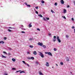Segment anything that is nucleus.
<instances>
[{
    "mask_svg": "<svg viewBox=\"0 0 75 75\" xmlns=\"http://www.w3.org/2000/svg\"><path fill=\"white\" fill-rule=\"evenodd\" d=\"M45 54H48V55H50V56H52V54L51 52H45Z\"/></svg>",
    "mask_w": 75,
    "mask_h": 75,
    "instance_id": "nucleus-1",
    "label": "nucleus"
},
{
    "mask_svg": "<svg viewBox=\"0 0 75 75\" xmlns=\"http://www.w3.org/2000/svg\"><path fill=\"white\" fill-rule=\"evenodd\" d=\"M39 52V53H40L39 55H40V56H41V57H42V58H44V54H43L42 53L40 52Z\"/></svg>",
    "mask_w": 75,
    "mask_h": 75,
    "instance_id": "nucleus-2",
    "label": "nucleus"
},
{
    "mask_svg": "<svg viewBox=\"0 0 75 75\" xmlns=\"http://www.w3.org/2000/svg\"><path fill=\"white\" fill-rule=\"evenodd\" d=\"M57 41L59 42H61V40L59 39V36H57Z\"/></svg>",
    "mask_w": 75,
    "mask_h": 75,
    "instance_id": "nucleus-3",
    "label": "nucleus"
},
{
    "mask_svg": "<svg viewBox=\"0 0 75 75\" xmlns=\"http://www.w3.org/2000/svg\"><path fill=\"white\" fill-rule=\"evenodd\" d=\"M21 70H19V71H16V72H20V74H22V73H25V72L23 71H22Z\"/></svg>",
    "mask_w": 75,
    "mask_h": 75,
    "instance_id": "nucleus-4",
    "label": "nucleus"
},
{
    "mask_svg": "<svg viewBox=\"0 0 75 75\" xmlns=\"http://www.w3.org/2000/svg\"><path fill=\"white\" fill-rule=\"evenodd\" d=\"M38 45H40V46H42V45H43V44H42V43H41L40 42H39L38 43Z\"/></svg>",
    "mask_w": 75,
    "mask_h": 75,
    "instance_id": "nucleus-5",
    "label": "nucleus"
},
{
    "mask_svg": "<svg viewBox=\"0 0 75 75\" xmlns=\"http://www.w3.org/2000/svg\"><path fill=\"white\" fill-rule=\"evenodd\" d=\"M33 55H36L37 54V52L36 51H34L33 53Z\"/></svg>",
    "mask_w": 75,
    "mask_h": 75,
    "instance_id": "nucleus-6",
    "label": "nucleus"
},
{
    "mask_svg": "<svg viewBox=\"0 0 75 75\" xmlns=\"http://www.w3.org/2000/svg\"><path fill=\"white\" fill-rule=\"evenodd\" d=\"M60 2L61 3V4H64V1L63 0H61L60 1Z\"/></svg>",
    "mask_w": 75,
    "mask_h": 75,
    "instance_id": "nucleus-7",
    "label": "nucleus"
},
{
    "mask_svg": "<svg viewBox=\"0 0 75 75\" xmlns=\"http://www.w3.org/2000/svg\"><path fill=\"white\" fill-rule=\"evenodd\" d=\"M25 5L27 6H28V7H30V6H31V5H28L27 4V3L26 2H25Z\"/></svg>",
    "mask_w": 75,
    "mask_h": 75,
    "instance_id": "nucleus-8",
    "label": "nucleus"
},
{
    "mask_svg": "<svg viewBox=\"0 0 75 75\" xmlns=\"http://www.w3.org/2000/svg\"><path fill=\"white\" fill-rule=\"evenodd\" d=\"M46 65L47 67H49V63L48 62L46 63Z\"/></svg>",
    "mask_w": 75,
    "mask_h": 75,
    "instance_id": "nucleus-9",
    "label": "nucleus"
},
{
    "mask_svg": "<svg viewBox=\"0 0 75 75\" xmlns=\"http://www.w3.org/2000/svg\"><path fill=\"white\" fill-rule=\"evenodd\" d=\"M29 59H34V57H31V58L30 57H29Z\"/></svg>",
    "mask_w": 75,
    "mask_h": 75,
    "instance_id": "nucleus-10",
    "label": "nucleus"
},
{
    "mask_svg": "<svg viewBox=\"0 0 75 75\" xmlns=\"http://www.w3.org/2000/svg\"><path fill=\"white\" fill-rule=\"evenodd\" d=\"M29 27H32V25H31V23H30L29 25Z\"/></svg>",
    "mask_w": 75,
    "mask_h": 75,
    "instance_id": "nucleus-11",
    "label": "nucleus"
},
{
    "mask_svg": "<svg viewBox=\"0 0 75 75\" xmlns=\"http://www.w3.org/2000/svg\"><path fill=\"white\" fill-rule=\"evenodd\" d=\"M12 60L13 61V62H15V61H16V59H15L14 58H12Z\"/></svg>",
    "mask_w": 75,
    "mask_h": 75,
    "instance_id": "nucleus-12",
    "label": "nucleus"
},
{
    "mask_svg": "<svg viewBox=\"0 0 75 75\" xmlns=\"http://www.w3.org/2000/svg\"><path fill=\"white\" fill-rule=\"evenodd\" d=\"M66 12H67V10H66L65 9H64L63 12L65 13H66Z\"/></svg>",
    "mask_w": 75,
    "mask_h": 75,
    "instance_id": "nucleus-13",
    "label": "nucleus"
},
{
    "mask_svg": "<svg viewBox=\"0 0 75 75\" xmlns=\"http://www.w3.org/2000/svg\"><path fill=\"white\" fill-rule=\"evenodd\" d=\"M35 63L36 64V65H38V64H39V63L38 62H35Z\"/></svg>",
    "mask_w": 75,
    "mask_h": 75,
    "instance_id": "nucleus-14",
    "label": "nucleus"
},
{
    "mask_svg": "<svg viewBox=\"0 0 75 75\" xmlns=\"http://www.w3.org/2000/svg\"><path fill=\"white\" fill-rule=\"evenodd\" d=\"M29 40H30V41H32V40H33V38H32L29 39Z\"/></svg>",
    "mask_w": 75,
    "mask_h": 75,
    "instance_id": "nucleus-15",
    "label": "nucleus"
},
{
    "mask_svg": "<svg viewBox=\"0 0 75 75\" xmlns=\"http://www.w3.org/2000/svg\"><path fill=\"white\" fill-rule=\"evenodd\" d=\"M38 16H39V17H42V16L41 14L38 15Z\"/></svg>",
    "mask_w": 75,
    "mask_h": 75,
    "instance_id": "nucleus-16",
    "label": "nucleus"
},
{
    "mask_svg": "<svg viewBox=\"0 0 75 75\" xmlns=\"http://www.w3.org/2000/svg\"><path fill=\"white\" fill-rule=\"evenodd\" d=\"M43 20H44V21H46L47 20V19H46V18H43Z\"/></svg>",
    "mask_w": 75,
    "mask_h": 75,
    "instance_id": "nucleus-17",
    "label": "nucleus"
},
{
    "mask_svg": "<svg viewBox=\"0 0 75 75\" xmlns=\"http://www.w3.org/2000/svg\"><path fill=\"white\" fill-rule=\"evenodd\" d=\"M8 31L9 32H11V30L9 29H8Z\"/></svg>",
    "mask_w": 75,
    "mask_h": 75,
    "instance_id": "nucleus-18",
    "label": "nucleus"
},
{
    "mask_svg": "<svg viewBox=\"0 0 75 75\" xmlns=\"http://www.w3.org/2000/svg\"><path fill=\"white\" fill-rule=\"evenodd\" d=\"M43 48H46V46L45 45H43Z\"/></svg>",
    "mask_w": 75,
    "mask_h": 75,
    "instance_id": "nucleus-19",
    "label": "nucleus"
},
{
    "mask_svg": "<svg viewBox=\"0 0 75 75\" xmlns=\"http://www.w3.org/2000/svg\"><path fill=\"white\" fill-rule=\"evenodd\" d=\"M3 52V53H4V54H6V55H7V52H6L4 51Z\"/></svg>",
    "mask_w": 75,
    "mask_h": 75,
    "instance_id": "nucleus-20",
    "label": "nucleus"
},
{
    "mask_svg": "<svg viewBox=\"0 0 75 75\" xmlns=\"http://www.w3.org/2000/svg\"><path fill=\"white\" fill-rule=\"evenodd\" d=\"M29 47H30V48H33V45H30Z\"/></svg>",
    "mask_w": 75,
    "mask_h": 75,
    "instance_id": "nucleus-21",
    "label": "nucleus"
},
{
    "mask_svg": "<svg viewBox=\"0 0 75 75\" xmlns=\"http://www.w3.org/2000/svg\"><path fill=\"white\" fill-rule=\"evenodd\" d=\"M66 61H69V59H66Z\"/></svg>",
    "mask_w": 75,
    "mask_h": 75,
    "instance_id": "nucleus-22",
    "label": "nucleus"
},
{
    "mask_svg": "<svg viewBox=\"0 0 75 75\" xmlns=\"http://www.w3.org/2000/svg\"><path fill=\"white\" fill-rule=\"evenodd\" d=\"M6 39H7V38L6 37H4V40H6Z\"/></svg>",
    "mask_w": 75,
    "mask_h": 75,
    "instance_id": "nucleus-23",
    "label": "nucleus"
},
{
    "mask_svg": "<svg viewBox=\"0 0 75 75\" xmlns=\"http://www.w3.org/2000/svg\"><path fill=\"white\" fill-rule=\"evenodd\" d=\"M24 63V64H26V63H25V62L24 61H22Z\"/></svg>",
    "mask_w": 75,
    "mask_h": 75,
    "instance_id": "nucleus-24",
    "label": "nucleus"
},
{
    "mask_svg": "<svg viewBox=\"0 0 75 75\" xmlns=\"http://www.w3.org/2000/svg\"><path fill=\"white\" fill-rule=\"evenodd\" d=\"M60 64H61V65H63L64 64L63 63V62H62L60 63Z\"/></svg>",
    "mask_w": 75,
    "mask_h": 75,
    "instance_id": "nucleus-25",
    "label": "nucleus"
},
{
    "mask_svg": "<svg viewBox=\"0 0 75 75\" xmlns=\"http://www.w3.org/2000/svg\"><path fill=\"white\" fill-rule=\"evenodd\" d=\"M16 68H13L12 69V70H16Z\"/></svg>",
    "mask_w": 75,
    "mask_h": 75,
    "instance_id": "nucleus-26",
    "label": "nucleus"
},
{
    "mask_svg": "<svg viewBox=\"0 0 75 75\" xmlns=\"http://www.w3.org/2000/svg\"><path fill=\"white\" fill-rule=\"evenodd\" d=\"M51 11L52 13H54V12L53 11H52V9L51 10Z\"/></svg>",
    "mask_w": 75,
    "mask_h": 75,
    "instance_id": "nucleus-27",
    "label": "nucleus"
},
{
    "mask_svg": "<svg viewBox=\"0 0 75 75\" xmlns=\"http://www.w3.org/2000/svg\"><path fill=\"white\" fill-rule=\"evenodd\" d=\"M46 19L47 20H50V18H46Z\"/></svg>",
    "mask_w": 75,
    "mask_h": 75,
    "instance_id": "nucleus-28",
    "label": "nucleus"
},
{
    "mask_svg": "<svg viewBox=\"0 0 75 75\" xmlns=\"http://www.w3.org/2000/svg\"><path fill=\"white\" fill-rule=\"evenodd\" d=\"M2 58H6V57L4 56L3 55H2Z\"/></svg>",
    "mask_w": 75,
    "mask_h": 75,
    "instance_id": "nucleus-29",
    "label": "nucleus"
},
{
    "mask_svg": "<svg viewBox=\"0 0 75 75\" xmlns=\"http://www.w3.org/2000/svg\"><path fill=\"white\" fill-rule=\"evenodd\" d=\"M54 5L55 6H57V3H55L54 4Z\"/></svg>",
    "mask_w": 75,
    "mask_h": 75,
    "instance_id": "nucleus-30",
    "label": "nucleus"
},
{
    "mask_svg": "<svg viewBox=\"0 0 75 75\" xmlns=\"http://www.w3.org/2000/svg\"><path fill=\"white\" fill-rule=\"evenodd\" d=\"M9 29L10 28L11 29H13V28L12 27H9Z\"/></svg>",
    "mask_w": 75,
    "mask_h": 75,
    "instance_id": "nucleus-31",
    "label": "nucleus"
},
{
    "mask_svg": "<svg viewBox=\"0 0 75 75\" xmlns=\"http://www.w3.org/2000/svg\"><path fill=\"white\" fill-rule=\"evenodd\" d=\"M54 51H56L57 50V49H56V48H54Z\"/></svg>",
    "mask_w": 75,
    "mask_h": 75,
    "instance_id": "nucleus-32",
    "label": "nucleus"
},
{
    "mask_svg": "<svg viewBox=\"0 0 75 75\" xmlns=\"http://www.w3.org/2000/svg\"><path fill=\"white\" fill-rule=\"evenodd\" d=\"M45 3V2L44 1H42V3L43 4V3Z\"/></svg>",
    "mask_w": 75,
    "mask_h": 75,
    "instance_id": "nucleus-33",
    "label": "nucleus"
},
{
    "mask_svg": "<svg viewBox=\"0 0 75 75\" xmlns=\"http://www.w3.org/2000/svg\"><path fill=\"white\" fill-rule=\"evenodd\" d=\"M21 29L22 30H25V29L23 28H22Z\"/></svg>",
    "mask_w": 75,
    "mask_h": 75,
    "instance_id": "nucleus-34",
    "label": "nucleus"
},
{
    "mask_svg": "<svg viewBox=\"0 0 75 75\" xmlns=\"http://www.w3.org/2000/svg\"><path fill=\"white\" fill-rule=\"evenodd\" d=\"M1 42L2 44H4V42L3 41H1Z\"/></svg>",
    "mask_w": 75,
    "mask_h": 75,
    "instance_id": "nucleus-35",
    "label": "nucleus"
},
{
    "mask_svg": "<svg viewBox=\"0 0 75 75\" xmlns=\"http://www.w3.org/2000/svg\"><path fill=\"white\" fill-rule=\"evenodd\" d=\"M62 17H63L64 19H66V18L65 16H62Z\"/></svg>",
    "mask_w": 75,
    "mask_h": 75,
    "instance_id": "nucleus-36",
    "label": "nucleus"
},
{
    "mask_svg": "<svg viewBox=\"0 0 75 75\" xmlns=\"http://www.w3.org/2000/svg\"><path fill=\"white\" fill-rule=\"evenodd\" d=\"M21 33H24V34H25V32L23 31L21 32Z\"/></svg>",
    "mask_w": 75,
    "mask_h": 75,
    "instance_id": "nucleus-37",
    "label": "nucleus"
},
{
    "mask_svg": "<svg viewBox=\"0 0 75 75\" xmlns=\"http://www.w3.org/2000/svg\"><path fill=\"white\" fill-rule=\"evenodd\" d=\"M35 8H36V9H38V6H36L35 7Z\"/></svg>",
    "mask_w": 75,
    "mask_h": 75,
    "instance_id": "nucleus-38",
    "label": "nucleus"
},
{
    "mask_svg": "<svg viewBox=\"0 0 75 75\" xmlns=\"http://www.w3.org/2000/svg\"><path fill=\"white\" fill-rule=\"evenodd\" d=\"M37 30H38V31H40V29L39 28H37Z\"/></svg>",
    "mask_w": 75,
    "mask_h": 75,
    "instance_id": "nucleus-39",
    "label": "nucleus"
},
{
    "mask_svg": "<svg viewBox=\"0 0 75 75\" xmlns=\"http://www.w3.org/2000/svg\"><path fill=\"white\" fill-rule=\"evenodd\" d=\"M66 38H68L69 37V36L68 35H66Z\"/></svg>",
    "mask_w": 75,
    "mask_h": 75,
    "instance_id": "nucleus-40",
    "label": "nucleus"
},
{
    "mask_svg": "<svg viewBox=\"0 0 75 75\" xmlns=\"http://www.w3.org/2000/svg\"><path fill=\"white\" fill-rule=\"evenodd\" d=\"M53 38H54V39H55V38H56V36H54Z\"/></svg>",
    "mask_w": 75,
    "mask_h": 75,
    "instance_id": "nucleus-41",
    "label": "nucleus"
},
{
    "mask_svg": "<svg viewBox=\"0 0 75 75\" xmlns=\"http://www.w3.org/2000/svg\"><path fill=\"white\" fill-rule=\"evenodd\" d=\"M27 65L28 66V67H30V65H29V64H27Z\"/></svg>",
    "mask_w": 75,
    "mask_h": 75,
    "instance_id": "nucleus-42",
    "label": "nucleus"
},
{
    "mask_svg": "<svg viewBox=\"0 0 75 75\" xmlns=\"http://www.w3.org/2000/svg\"><path fill=\"white\" fill-rule=\"evenodd\" d=\"M56 41V39H54L53 40V41L54 42H55V41Z\"/></svg>",
    "mask_w": 75,
    "mask_h": 75,
    "instance_id": "nucleus-43",
    "label": "nucleus"
},
{
    "mask_svg": "<svg viewBox=\"0 0 75 75\" xmlns=\"http://www.w3.org/2000/svg\"><path fill=\"white\" fill-rule=\"evenodd\" d=\"M71 28H72V29H74V28H75V27L74 26H72Z\"/></svg>",
    "mask_w": 75,
    "mask_h": 75,
    "instance_id": "nucleus-44",
    "label": "nucleus"
},
{
    "mask_svg": "<svg viewBox=\"0 0 75 75\" xmlns=\"http://www.w3.org/2000/svg\"><path fill=\"white\" fill-rule=\"evenodd\" d=\"M27 53L28 54H30V53L29 52H27Z\"/></svg>",
    "mask_w": 75,
    "mask_h": 75,
    "instance_id": "nucleus-45",
    "label": "nucleus"
},
{
    "mask_svg": "<svg viewBox=\"0 0 75 75\" xmlns=\"http://www.w3.org/2000/svg\"><path fill=\"white\" fill-rule=\"evenodd\" d=\"M36 14H38V11H36Z\"/></svg>",
    "mask_w": 75,
    "mask_h": 75,
    "instance_id": "nucleus-46",
    "label": "nucleus"
},
{
    "mask_svg": "<svg viewBox=\"0 0 75 75\" xmlns=\"http://www.w3.org/2000/svg\"><path fill=\"white\" fill-rule=\"evenodd\" d=\"M48 34H49V35H51V33H49Z\"/></svg>",
    "mask_w": 75,
    "mask_h": 75,
    "instance_id": "nucleus-47",
    "label": "nucleus"
},
{
    "mask_svg": "<svg viewBox=\"0 0 75 75\" xmlns=\"http://www.w3.org/2000/svg\"><path fill=\"white\" fill-rule=\"evenodd\" d=\"M69 7V5H68L67 6V8H68Z\"/></svg>",
    "mask_w": 75,
    "mask_h": 75,
    "instance_id": "nucleus-48",
    "label": "nucleus"
},
{
    "mask_svg": "<svg viewBox=\"0 0 75 75\" xmlns=\"http://www.w3.org/2000/svg\"><path fill=\"white\" fill-rule=\"evenodd\" d=\"M72 20H73V21H74V18H72Z\"/></svg>",
    "mask_w": 75,
    "mask_h": 75,
    "instance_id": "nucleus-49",
    "label": "nucleus"
},
{
    "mask_svg": "<svg viewBox=\"0 0 75 75\" xmlns=\"http://www.w3.org/2000/svg\"><path fill=\"white\" fill-rule=\"evenodd\" d=\"M5 75H7L8 74H5Z\"/></svg>",
    "mask_w": 75,
    "mask_h": 75,
    "instance_id": "nucleus-50",
    "label": "nucleus"
},
{
    "mask_svg": "<svg viewBox=\"0 0 75 75\" xmlns=\"http://www.w3.org/2000/svg\"><path fill=\"white\" fill-rule=\"evenodd\" d=\"M8 54L9 55H10V53H8Z\"/></svg>",
    "mask_w": 75,
    "mask_h": 75,
    "instance_id": "nucleus-51",
    "label": "nucleus"
},
{
    "mask_svg": "<svg viewBox=\"0 0 75 75\" xmlns=\"http://www.w3.org/2000/svg\"><path fill=\"white\" fill-rule=\"evenodd\" d=\"M56 66H58V64H56Z\"/></svg>",
    "mask_w": 75,
    "mask_h": 75,
    "instance_id": "nucleus-52",
    "label": "nucleus"
},
{
    "mask_svg": "<svg viewBox=\"0 0 75 75\" xmlns=\"http://www.w3.org/2000/svg\"><path fill=\"white\" fill-rule=\"evenodd\" d=\"M9 50H11V49L10 48V49H9Z\"/></svg>",
    "mask_w": 75,
    "mask_h": 75,
    "instance_id": "nucleus-53",
    "label": "nucleus"
},
{
    "mask_svg": "<svg viewBox=\"0 0 75 75\" xmlns=\"http://www.w3.org/2000/svg\"><path fill=\"white\" fill-rule=\"evenodd\" d=\"M74 4H75V1H74Z\"/></svg>",
    "mask_w": 75,
    "mask_h": 75,
    "instance_id": "nucleus-54",
    "label": "nucleus"
},
{
    "mask_svg": "<svg viewBox=\"0 0 75 75\" xmlns=\"http://www.w3.org/2000/svg\"><path fill=\"white\" fill-rule=\"evenodd\" d=\"M22 27H24V26H23V25H22Z\"/></svg>",
    "mask_w": 75,
    "mask_h": 75,
    "instance_id": "nucleus-55",
    "label": "nucleus"
},
{
    "mask_svg": "<svg viewBox=\"0 0 75 75\" xmlns=\"http://www.w3.org/2000/svg\"><path fill=\"white\" fill-rule=\"evenodd\" d=\"M1 42H0V44H1Z\"/></svg>",
    "mask_w": 75,
    "mask_h": 75,
    "instance_id": "nucleus-56",
    "label": "nucleus"
}]
</instances>
